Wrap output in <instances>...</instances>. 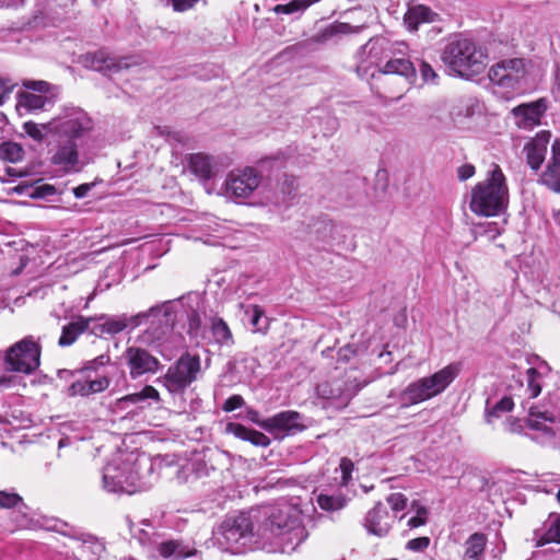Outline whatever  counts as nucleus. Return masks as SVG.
Masks as SVG:
<instances>
[{
	"instance_id": "nucleus-1",
	"label": "nucleus",
	"mask_w": 560,
	"mask_h": 560,
	"mask_svg": "<svg viewBox=\"0 0 560 560\" xmlns=\"http://www.w3.org/2000/svg\"><path fill=\"white\" fill-rule=\"evenodd\" d=\"M256 535L271 551L291 553L306 539L307 532L301 511L283 504L269 511Z\"/></svg>"
},
{
	"instance_id": "nucleus-2",
	"label": "nucleus",
	"mask_w": 560,
	"mask_h": 560,
	"mask_svg": "<svg viewBox=\"0 0 560 560\" xmlns=\"http://www.w3.org/2000/svg\"><path fill=\"white\" fill-rule=\"evenodd\" d=\"M152 470L153 465L145 456L137 457L133 462L114 459L103 469V489L127 494L145 491L151 487Z\"/></svg>"
},
{
	"instance_id": "nucleus-3",
	"label": "nucleus",
	"mask_w": 560,
	"mask_h": 560,
	"mask_svg": "<svg viewBox=\"0 0 560 560\" xmlns=\"http://www.w3.org/2000/svg\"><path fill=\"white\" fill-rule=\"evenodd\" d=\"M509 188L505 176L499 165L493 164L488 177L471 190L470 210L483 217L501 213L508 206Z\"/></svg>"
},
{
	"instance_id": "nucleus-4",
	"label": "nucleus",
	"mask_w": 560,
	"mask_h": 560,
	"mask_svg": "<svg viewBox=\"0 0 560 560\" xmlns=\"http://www.w3.org/2000/svg\"><path fill=\"white\" fill-rule=\"evenodd\" d=\"M441 58L450 70L465 78L481 73L488 63L486 48L464 37L451 40L445 46Z\"/></svg>"
},
{
	"instance_id": "nucleus-5",
	"label": "nucleus",
	"mask_w": 560,
	"mask_h": 560,
	"mask_svg": "<svg viewBox=\"0 0 560 560\" xmlns=\"http://www.w3.org/2000/svg\"><path fill=\"white\" fill-rule=\"evenodd\" d=\"M372 89L385 97L400 98L404 90L416 78V67L404 57H392L386 63L371 72Z\"/></svg>"
},
{
	"instance_id": "nucleus-6",
	"label": "nucleus",
	"mask_w": 560,
	"mask_h": 560,
	"mask_svg": "<svg viewBox=\"0 0 560 560\" xmlns=\"http://www.w3.org/2000/svg\"><path fill=\"white\" fill-rule=\"evenodd\" d=\"M184 311V300L165 301L139 313L141 324L149 323L142 334L145 343H161L172 337L175 324L179 322V314Z\"/></svg>"
},
{
	"instance_id": "nucleus-7",
	"label": "nucleus",
	"mask_w": 560,
	"mask_h": 560,
	"mask_svg": "<svg viewBox=\"0 0 560 560\" xmlns=\"http://www.w3.org/2000/svg\"><path fill=\"white\" fill-rule=\"evenodd\" d=\"M48 132L55 138L82 142L93 129V120L80 107H65L48 124Z\"/></svg>"
},
{
	"instance_id": "nucleus-8",
	"label": "nucleus",
	"mask_w": 560,
	"mask_h": 560,
	"mask_svg": "<svg viewBox=\"0 0 560 560\" xmlns=\"http://www.w3.org/2000/svg\"><path fill=\"white\" fill-rule=\"evenodd\" d=\"M42 347L33 336H26L5 351L4 365L8 371L31 374L40 364Z\"/></svg>"
},
{
	"instance_id": "nucleus-9",
	"label": "nucleus",
	"mask_w": 560,
	"mask_h": 560,
	"mask_svg": "<svg viewBox=\"0 0 560 560\" xmlns=\"http://www.w3.org/2000/svg\"><path fill=\"white\" fill-rule=\"evenodd\" d=\"M528 68L522 58L504 59L489 70L490 81L498 88L509 91L524 90L528 85Z\"/></svg>"
},
{
	"instance_id": "nucleus-10",
	"label": "nucleus",
	"mask_w": 560,
	"mask_h": 560,
	"mask_svg": "<svg viewBox=\"0 0 560 560\" xmlns=\"http://www.w3.org/2000/svg\"><path fill=\"white\" fill-rule=\"evenodd\" d=\"M200 372V359L196 355L185 354L171 365L161 382L172 393H182L197 380Z\"/></svg>"
},
{
	"instance_id": "nucleus-11",
	"label": "nucleus",
	"mask_w": 560,
	"mask_h": 560,
	"mask_svg": "<svg viewBox=\"0 0 560 560\" xmlns=\"http://www.w3.org/2000/svg\"><path fill=\"white\" fill-rule=\"evenodd\" d=\"M81 144L82 142L75 140L56 138L49 148L50 163L65 174L81 172L85 165L81 160Z\"/></svg>"
},
{
	"instance_id": "nucleus-12",
	"label": "nucleus",
	"mask_w": 560,
	"mask_h": 560,
	"mask_svg": "<svg viewBox=\"0 0 560 560\" xmlns=\"http://www.w3.org/2000/svg\"><path fill=\"white\" fill-rule=\"evenodd\" d=\"M388 50V42L384 38H372L355 52V72L361 79L371 77L370 71L378 66Z\"/></svg>"
},
{
	"instance_id": "nucleus-13",
	"label": "nucleus",
	"mask_w": 560,
	"mask_h": 560,
	"mask_svg": "<svg viewBox=\"0 0 560 560\" xmlns=\"http://www.w3.org/2000/svg\"><path fill=\"white\" fill-rule=\"evenodd\" d=\"M560 421V388L548 394L546 405L542 407H530L528 424L530 428L541 430L553 436L556 432L546 422Z\"/></svg>"
},
{
	"instance_id": "nucleus-14",
	"label": "nucleus",
	"mask_w": 560,
	"mask_h": 560,
	"mask_svg": "<svg viewBox=\"0 0 560 560\" xmlns=\"http://www.w3.org/2000/svg\"><path fill=\"white\" fill-rule=\"evenodd\" d=\"M223 541L228 549H238L252 541L253 523L250 517L244 513L232 520L225 521L221 526Z\"/></svg>"
},
{
	"instance_id": "nucleus-15",
	"label": "nucleus",
	"mask_w": 560,
	"mask_h": 560,
	"mask_svg": "<svg viewBox=\"0 0 560 560\" xmlns=\"http://www.w3.org/2000/svg\"><path fill=\"white\" fill-rule=\"evenodd\" d=\"M261 175L253 167L231 172L225 180L226 194L234 198H248L259 187Z\"/></svg>"
},
{
	"instance_id": "nucleus-16",
	"label": "nucleus",
	"mask_w": 560,
	"mask_h": 560,
	"mask_svg": "<svg viewBox=\"0 0 560 560\" xmlns=\"http://www.w3.org/2000/svg\"><path fill=\"white\" fill-rule=\"evenodd\" d=\"M131 378L136 380L143 374L155 373L160 362L148 350L139 347H129L125 352Z\"/></svg>"
},
{
	"instance_id": "nucleus-17",
	"label": "nucleus",
	"mask_w": 560,
	"mask_h": 560,
	"mask_svg": "<svg viewBox=\"0 0 560 560\" xmlns=\"http://www.w3.org/2000/svg\"><path fill=\"white\" fill-rule=\"evenodd\" d=\"M262 429L270 432H282L284 434H295L305 429L303 417L294 410L281 411L272 417L264 419Z\"/></svg>"
},
{
	"instance_id": "nucleus-18",
	"label": "nucleus",
	"mask_w": 560,
	"mask_h": 560,
	"mask_svg": "<svg viewBox=\"0 0 560 560\" xmlns=\"http://www.w3.org/2000/svg\"><path fill=\"white\" fill-rule=\"evenodd\" d=\"M547 109L546 101L522 104L512 109L515 125L521 129L530 130L540 124V119Z\"/></svg>"
},
{
	"instance_id": "nucleus-19",
	"label": "nucleus",
	"mask_w": 560,
	"mask_h": 560,
	"mask_svg": "<svg viewBox=\"0 0 560 560\" xmlns=\"http://www.w3.org/2000/svg\"><path fill=\"white\" fill-rule=\"evenodd\" d=\"M460 371L459 363H451L430 376L419 378L431 398L443 393L457 377Z\"/></svg>"
},
{
	"instance_id": "nucleus-20",
	"label": "nucleus",
	"mask_w": 560,
	"mask_h": 560,
	"mask_svg": "<svg viewBox=\"0 0 560 560\" xmlns=\"http://www.w3.org/2000/svg\"><path fill=\"white\" fill-rule=\"evenodd\" d=\"M538 183L556 194H560V139L551 144L550 156L539 175Z\"/></svg>"
},
{
	"instance_id": "nucleus-21",
	"label": "nucleus",
	"mask_w": 560,
	"mask_h": 560,
	"mask_svg": "<svg viewBox=\"0 0 560 560\" xmlns=\"http://www.w3.org/2000/svg\"><path fill=\"white\" fill-rule=\"evenodd\" d=\"M394 521L395 516L388 513L382 502H377L373 509L368 512L364 518V527L370 534L377 537H385L389 533Z\"/></svg>"
},
{
	"instance_id": "nucleus-22",
	"label": "nucleus",
	"mask_w": 560,
	"mask_h": 560,
	"mask_svg": "<svg viewBox=\"0 0 560 560\" xmlns=\"http://www.w3.org/2000/svg\"><path fill=\"white\" fill-rule=\"evenodd\" d=\"M550 137L551 133L549 131H540L525 144L524 152L526 154V161L532 170L538 171L546 160Z\"/></svg>"
},
{
	"instance_id": "nucleus-23",
	"label": "nucleus",
	"mask_w": 560,
	"mask_h": 560,
	"mask_svg": "<svg viewBox=\"0 0 560 560\" xmlns=\"http://www.w3.org/2000/svg\"><path fill=\"white\" fill-rule=\"evenodd\" d=\"M79 62L86 69L100 72L114 71L121 68L120 62L105 50L82 55L79 58Z\"/></svg>"
},
{
	"instance_id": "nucleus-24",
	"label": "nucleus",
	"mask_w": 560,
	"mask_h": 560,
	"mask_svg": "<svg viewBox=\"0 0 560 560\" xmlns=\"http://www.w3.org/2000/svg\"><path fill=\"white\" fill-rule=\"evenodd\" d=\"M439 20V14L424 4H409L404 15V23L408 31L415 32L421 24Z\"/></svg>"
},
{
	"instance_id": "nucleus-25",
	"label": "nucleus",
	"mask_w": 560,
	"mask_h": 560,
	"mask_svg": "<svg viewBox=\"0 0 560 560\" xmlns=\"http://www.w3.org/2000/svg\"><path fill=\"white\" fill-rule=\"evenodd\" d=\"M101 331L109 335H116L127 328H136L141 325V316L139 313L132 316L125 314L119 316H102L100 317Z\"/></svg>"
},
{
	"instance_id": "nucleus-26",
	"label": "nucleus",
	"mask_w": 560,
	"mask_h": 560,
	"mask_svg": "<svg viewBox=\"0 0 560 560\" xmlns=\"http://www.w3.org/2000/svg\"><path fill=\"white\" fill-rule=\"evenodd\" d=\"M71 537L80 541L78 552L85 560H98L105 551L104 544L90 534L75 533L69 534Z\"/></svg>"
},
{
	"instance_id": "nucleus-27",
	"label": "nucleus",
	"mask_w": 560,
	"mask_h": 560,
	"mask_svg": "<svg viewBox=\"0 0 560 560\" xmlns=\"http://www.w3.org/2000/svg\"><path fill=\"white\" fill-rule=\"evenodd\" d=\"M109 386V380L106 376H97L95 378H79L73 382L68 393L70 396H89L92 394L101 393Z\"/></svg>"
},
{
	"instance_id": "nucleus-28",
	"label": "nucleus",
	"mask_w": 560,
	"mask_h": 560,
	"mask_svg": "<svg viewBox=\"0 0 560 560\" xmlns=\"http://www.w3.org/2000/svg\"><path fill=\"white\" fill-rule=\"evenodd\" d=\"M226 431L229 433H232L237 439L250 442L255 446L267 447L270 444V439L266 434L254 429L246 428L241 423H228Z\"/></svg>"
},
{
	"instance_id": "nucleus-29",
	"label": "nucleus",
	"mask_w": 560,
	"mask_h": 560,
	"mask_svg": "<svg viewBox=\"0 0 560 560\" xmlns=\"http://www.w3.org/2000/svg\"><path fill=\"white\" fill-rule=\"evenodd\" d=\"M92 317H78L77 320L69 323L62 327L61 336L58 340L60 347L71 346L77 338L90 328Z\"/></svg>"
},
{
	"instance_id": "nucleus-30",
	"label": "nucleus",
	"mask_w": 560,
	"mask_h": 560,
	"mask_svg": "<svg viewBox=\"0 0 560 560\" xmlns=\"http://www.w3.org/2000/svg\"><path fill=\"white\" fill-rule=\"evenodd\" d=\"M362 26H353L349 23L345 22H334L326 26L324 30L316 33L312 40L314 43L323 44L331 38L339 36V35H348V34H357L361 32Z\"/></svg>"
},
{
	"instance_id": "nucleus-31",
	"label": "nucleus",
	"mask_w": 560,
	"mask_h": 560,
	"mask_svg": "<svg viewBox=\"0 0 560 560\" xmlns=\"http://www.w3.org/2000/svg\"><path fill=\"white\" fill-rule=\"evenodd\" d=\"M158 551L163 558L185 559L196 553L194 546L183 540H166L158 546Z\"/></svg>"
},
{
	"instance_id": "nucleus-32",
	"label": "nucleus",
	"mask_w": 560,
	"mask_h": 560,
	"mask_svg": "<svg viewBox=\"0 0 560 560\" xmlns=\"http://www.w3.org/2000/svg\"><path fill=\"white\" fill-rule=\"evenodd\" d=\"M429 399L431 397L420 380L410 383L399 395L401 408H407Z\"/></svg>"
},
{
	"instance_id": "nucleus-33",
	"label": "nucleus",
	"mask_w": 560,
	"mask_h": 560,
	"mask_svg": "<svg viewBox=\"0 0 560 560\" xmlns=\"http://www.w3.org/2000/svg\"><path fill=\"white\" fill-rule=\"evenodd\" d=\"M151 399L155 402L160 401L159 392L151 385H145L140 392L126 395L116 400V409L124 410L129 405H138L140 402Z\"/></svg>"
},
{
	"instance_id": "nucleus-34",
	"label": "nucleus",
	"mask_w": 560,
	"mask_h": 560,
	"mask_svg": "<svg viewBox=\"0 0 560 560\" xmlns=\"http://www.w3.org/2000/svg\"><path fill=\"white\" fill-rule=\"evenodd\" d=\"M190 171L201 179H209L213 174L212 158L203 154L196 153L189 159Z\"/></svg>"
},
{
	"instance_id": "nucleus-35",
	"label": "nucleus",
	"mask_w": 560,
	"mask_h": 560,
	"mask_svg": "<svg viewBox=\"0 0 560 560\" xmlns=\"http://www.w3.org/2000/svg\"><path fill=\"white\" fill-rule=\"evenodd\" d=\"M24 148L14 141L5 140L0 142V161L16 164L24 160Z\"/></svg>"
},
{
	"instance_id": "nucleus-36",
	"label": "nucleus",
	"mask_w": 560,
	"mask_h": 560,
	"mask_svg": "<svg viewBox=\"0 0 560 560\" xmlns=\"http://www.w3.org/2000/svg\"><path fill=\"white\" fill-rule=\"evenodd\" d=\"M486 547L483 534L475 533L465 542L464 560H481Z\"/></svg>"
},
{
	"instance_id": "nucleus-37",
	"label": "nucleus",
	"mask_w": 560,
	"mask_h": 560,
	"mask_svg": "<svg viewBox=\"0 0 560 560\" xmlns=\"http://www.w3.org/2000/svg\"><path fill=\"white\" fill-rule=\"evenodd\" d=\"M179 300H184V311L179 314V320L185 315L188 319V334L191 336H197L200 325L201 318L197 310H195L191 305L192 296L180 298Z\"/></svg>"
},
{
	"instance_id": "nucleus-38",
	"label": "nucleus",
	"mask_w": 560,
	"mask_h": 560,
	"mask_svg": "<svg viewBox=\"0 0 560 560\" xmlns=\"http://www.w3.org/2000/svg\"><path fill=\"white\" fill-rule=\"evenodd\" d=\"M318 506L327 512H335L347 505V498L341 493L326 494L319 493L316 498Z\"/></svg>"
},
{
	"instance_id": "nucleus-39",
	"label": "nucleus",
	"mask_w": 560,
	"mask_h": 560,
	"mask_svg": "<svg viewBox=\"0 0 560 560\" xmlns=\"http://www.w3.org/2000/svg\"><path fill=\"white\" fill-rule=\"evenodd\" d=\"M211 332L217 343L221 346L233 345V336L228 324L222 318H213Z\"/></svg>"
},
{
	"instance_id": "nucleus-40",
	"label": "nucleus",
	"mask_w": 560,
	"mask_h": 560,
	"mask_svg": "<svg viewBox=\"0 0 560 560\" xmlns=\"http://www.w3.org/2000/svg\"><path fill=\"white\" fill-rule=\"evenodd\" d=\"M48 102V97L44 93L35 94L33 92L20 93L19 104L28 110L42 109Z\"/></svg>"
},
{
	"instance_id": "nucleus-41",
	"label": "nucleus",
	"mask_w": 560,
	"mask_h": 560,
	"mask_svg": "<svg viewBox=\"0 0 560 560\" xmlns=\"http://www.w3.org/2000/svg\"><path fill=\"white\" fill-rule=\"evenodd\" d=\"M320 0H292L285 4H277L273 11L277 14H293L296 12H304L312 4L319 2Z\"/></svg>"
},
{
	"instance_id": "nucleus-42",
	"label": "nucleus",
	"mask_w": 560,
	"mask_h": 560,
	"mask_svg": "<svg viewBox=\"0 0 560 560\" xmlns=\"http://www.w3.org/2000/svg\"><path fill=\"white\" fill-rule=\"evenodd\" d=\"M513 407L514 402L511 397L501 398L493 407L486 409V421L491 424L495 418L511 411Z\"/></svg>"
},
{
	"instance_id": "nucleus-43",
	"label": "nucleus",
	"mask_w": 560,
	"mask_h": 560,
	"mask_svg": "<svg viewBox=\"0 0 560 560\" xmlns=\"http://www.w3.org/2000/svg\"><path fill=\"white\" fill-rule=\"evenodd\" d=\"M246 314L249 315V322L254 331H266L268 329V318L265 316L264 310L258 305L250 306Z\"/></svg>"
},
{
	"instance_id": "nucleus-44",
	"label": "nucleus",
	"mask_w": 560,
	"mask_h": 560,
	"mask_svg": "<svg viewBox=\"0 0 560 560\" xmlns=\"http://www.w3.org/2000/svg\"><path fill=\"white\" fill-rule=\"evenodd\" d=\"M411 510H413L416 512V515L408 520L407 525L410 528H417L419 526L424 525L427 523L428 514H429L427 508L418 504L417 501H413L411 503Z\"/></svg>"
},
{
	"instance_id": "nucleus-45",
	"label": "nucleus",
	"mask_w": 560,
	"mask_h": 560,
	"mask_svg": "<svg viewBox=\"0 0 560 560\" xmlns=\"http://www.w3.org/2000/svg\"><path fill=\"white\" fill-rule=\"evenodd\" d=\"M527 375V390L529 392V397L535 398L541 392V384L539 381V373L534 368H529L526 372Z\"/></svg>"
},
{
	"instance_id": "nucleus-46",
	"label": "nucleus",
	"mask_w": 560,
	"mask_h": 560,
	"mask_svg": "<svg viewBox=\"0 0 560 560\" xmlns=\"http://www.w3.org/2000/svg\"><path fill=\"white\" fill-rule=\"evenodd\" d=\"M551 541L560 544V517L550 524L545 535L539 539L538 545H545Z\"/></svg>"
},
{
	"instance_id": "nucleus-47",
	"label": "nucleus",
	"mask_w": 560,
	"mask_h": 560,
	"mask_svg": "<svg viewBox=\"0 0 560 560\" xmlns=\"http://www.w3.org/2000/svg\"><path fill=\"white\" fill-rule=\"evenodd\" d=\"M23 505V499L15 492L0 491V509H13Z\"/></svg>"
},
{
	"instance_id": "nucleus-48",
	"label": "nucleus",
	"mask_w": 560,
	"mask_h": 560,
	"mask_svg": "<svg viewBox=\"0 0 560 560\" xmlns=\"http://www.w3.org/2000/svg\"><path fill=\"white\" fill-rule=\"evenodd\" d=\"M24 130L34 140L40 141L45 136L44 130L48 131V127L47 125H37L35 122L28 121L24 124Z\"/></svg>"
},
{
	"instance_id": "nucleus-49",
	"label": "nucleus",
	"mask_w": 560,
	"mask_h": 560,
	"mask_svg": "<svg viewBox=\"0 0 560 560\" xmlns=\"http://www.w3.org/2000/svg\"><path fill=\"white\" fill-rule=\"evenodd\" d=\"M387 503L390 505L392 510L395 512L402 511L407 508V498L399 492L392 493L386 499Z\"/></svg>"
},
{
	"instance_id": "nucleus-50",
	"label": "nucleus",
	"mask_w": 560,
	"mask_h": 560,
	"mask_svg": "<svg viewBox=\"0 0 560 560\" xmlns=\"http://www.w3.org/2000/svg\"><path fill=\"white\" fill-rule=\"evenodd\" d=\"M56 194V188L48 184H43L37 187H32L28 196L32 198H46Z\"/></svg>"
},
{
	"instance_id": "nucleus-51",
	"label": "nucleus",
	"mask_w": 560,
	"mask_h": 560,
	"mask_svg": "<svg viewBox=\"0 0 560 560\" xmlns=\"http://www.w3.org/2000/svg\"><path fill=\"white\" fill-rule=\"evenodd\" d=\"M419 70H420L421 78L425 83H435L436 82L438 74L430 63L422 60L420 62Z\"/></svg>"
},
{
	"instance_id": "nucleus-52",
	"label": "nucleus",
	"mask_w": 560,
	"mask_h": 560,
	"mask_svg": "<svg viewBox=\"0 0 560 560\" xmlns=\"http://www.w3.org/2000/svg\"><path fill=\"white\" fill-rule=\"evenodd\" d=\"M23 86L27 90L39 93H47L49 89V84L46 81H35V80H25L23 81Z\"/></svg>"
},
{
	"instance_id": "nucleus-53",
	"label": "nucleus",
	"mask_w": 560,
	"mask_h": 560,
	"mask_svg": "<svg viewBox=\"0 0 560 560\" xmlns=\"http://www.w3.org/2000/svg\"><path fill=\"white\" fill-rule=\"evenodd\" d=\"M339 468L342 474V483L347 485L349 479L351 478V472L353 470V463L349 458L343 457L340 459Z\"/></svg>"
},
{
	"instance_id": "nucleus-54",
	"label": "nucleus",
	"mask_w": 560,
	"mask_h": 560,
	"mask_svg": "<svg viewBox=\"0 0 560 560\" xmlns=\"http://www.w3.org/2000/svg\"><path fill=\"white\" fill-rule=\"evenodd\" d=\"M430 545V539L428 537H418L408 541L407 548L412 551H423Z\"/></svg>"
},
{
	"instance_id": "nucleus-55",
	"label": "nucleus",
	"mask_w": 560,
	"mask_h": 560,
	"mask_svg": "<svg viewBox=\"0 0 560 560\" xmlns=\"http://www.w3.org/2000/svg\"><path fill=\"white\" fill-rule=\"evenodd\" d=\"M244 402L245 401L242 396L233 395L225 400V402L223 405V410L226 412H231V411L242 407L244 405Z\"/></svg>"
},
{
	"instance_id": "nucleus-56",
	"label": "nucleus",
	"mask_w": 560,
	"mask_h": 560,
	"mask_svg": "<svg viewBox=\"0 0 560 560\" xmlns=\"http://www.w3.org/2000/svg\"><path fill=\"white\" fill-rule=\"evenodd\" d=\"M198 0H171L173 10L176 12H185L191 9Z\"/></svg>"
},
{
	"instance_id": "nucleus-57",
	"label": "nucleus",
	"mask_w": 560,
	"mask_h": 560,
	"mask_svg": "<svg viewBox=\"0 0 560 560\" xmlns=\"http://www.w3.org/2000/svg\"><path fill=\"white\" fill-rule=\"evenodd\" d=\"M475 175V166L471 164H464L457 168V176L460 180H466Z\"/></svg>"
},
{
	"instance_id": "nucleus-58",
	"label": "nucleus",
	"mask_w": 560,
	"mask_h": 560,
	"mask_svg": "<svg viewBox=\"0 0 560 560\" xmlns=\"http://www.w3.org/2000/svg\"><path fill=\"white\" fill-rule=\"evenodd\" d=\"M27 175V172L25 170H19L12 166H5L4 167V175H2L7 182H9V178H21Z\"/></svg>"
},
{
	"instance_id": "nucleus-59",
	"label": "nucleus",
	"mask_w": 560,
	"mask_h": 560,
	"mask_svg": "<svg viewBox=\"0 0 560 560\" xmlns=\"http://www.w3.org/2000/svg\"><path fill=\"white\" fill-rule=\"evenodd\" d=\"M500 230L497 223L490 222L486 226H483L482 234L486 235L489 240H494L500 235Z\"/></svg>"
},
{
	"instance_id": "nucleus-60",
	"label": "nucleus",
	"mask_w": 560,
	"mask_h": 560,
	"mask_svg": "<svg viewBox=\"0 0 560 560\" xmlns=\"http://www.w3.org/2000/svg\"><path fill=\"white\" fill-rule=\"evenodd\" d=\"M94 186V184H81L77 187L73 188V195L75 198L78 199H81V198H84L89 192L90 190L92 189V187Z\"/></svg>"
},
{
	"instance_id": "nucleus-61",
	"label": "nucleus",
	"mask_w": 560,
	"mask_h": 560,
	"mask_svg": "<svg viewBox=\"0 0 560 560\" xmlns=\"http://www.w3.org/2000/svg\"><path fill=\"white\" fill-rule=\"evenodd\" d=\"M407 49H408V47H407L406 43H404V42L395 43L392 45L390 48L388 47V50H390L394 55L393 57H396V55L404 56L407 52Z\"/></svg>"
},
{
	"instance_id": "nucleus-62",
	"label": "nucleus",
	"mask_w": 560,
	"mask_h": 560,
	"mask_svg": "<svg viewBox=\"0 0 560 560\" xmlns=\"http://www.w3.org/2000/svg\"><path fill=\"white\" fill-rule=\"evenodd\" d=\"M552 93L555 97L560 101V68L557 69L555 74V85L552 88Z\"/></svg>"
},
{
	"instance_id": "nucleus-63",
	"label": "nucleus",
	"mask_w": 560,
	"mask_h": 560,
	"mask_svg": "<svg viewBox=\"0 0 560 560\" xmlns=\"http://www.w3.org/2000/svg\"><path fill=\"white\" fill-rule=\"evenodd\" d=\"M15 194L18 195H27L28 196V192L32 190V186H28V185H18L15 186L13 189H12Z\"/></svg>"
},
{
	"instance_id": "nucleus-64",
	"label": "nucleus",
	"mask_w": 560,
	"mask_h": 560,
	"mask_svg": "<svg viewBox=\"0 0 560 560\" xmlns=\"http://www.w3.org/2000/svg\"><path fill=\"white\" fill-rule=\"evenodd\" d=\"M248 418L250 419L252 422L256 423L257 425H259L261 429H262V422L264 420H260L259 418V413L255 410H250L248 412Z\"/></svg>"
}]
</instances>
